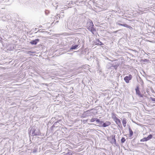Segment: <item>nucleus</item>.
Returning a JSON list of instances; mask_svg holds the SVG:
<instances>
[{
    "instance_id": "obj_1",
    "label": "nucleus",
    "mask_w": 155,
    "mask_h": 155,
    "mask_svg": "<svg viewBox=\"0 0 155 155\" xmlns=\"http://www.w3.org/2000/svg\"><path fill=\"white\" fill-rule=\"evenodd\" d=\"M40 131L38 129H35L32 132V136L39 135L40 134Z\"/></svg>"
},
{
    "instance_id": "obj_2",
    "label": "nucleus",
    "mask_w": 155,
    "mask_h": 155,
    "mask_svg": "<svg viewBox=\"0 0 155 155\" xmlns=\"http://www.w3.org/2000/svg\"><path fill=\"white\" fill-rule=\"evenodd\" d=\"M132 78V75L131 74H129L128 76H126L124 78L125 82L127 83H129V81Z\"/></svg>"
},
{
    "instance_id": "obj_3",
    "label": "nucleus",
    "mask_w": 155,
    "mask_h": 155,
    "mask_svg": "<svg viewBox=\"0 0 155 155\" xmlns=\"http://www.w3.org/2000/svg\"><path fill=\"white\" fill-rule=\"evenodd\" d=\"M114 120L115 121L118 125L119 126L121 124L120 120L116 116H115V117H114Z\"/></svg>"
},
{
    "instance_id": "obj_4",
    "label": "nucleus",
    "mask_w": 155,
    "mask_h": 155,
    "mask_svg": "<svg viewBox=\"0 0 155 155\" xmlns=\"http://www.w3.org/2000/svg\"><path fill=\"white\" fill-rule=\"evenodd\" d=\"M136 92L137 94L138 95V96L140 97H142L143 96L140 94V92L139 91V89L138 87H137L136 89Z\"/></svg>"
},
{
    "instance_id": "obj_5",
    "label": "nucleus",
    "mask_w": 155,
    "mask_h": 155,
    "mask_svg": "<svg viewBox=\"0 0 155 155\" xmlns=\"http://www.w3.org/2000/svg\"><path fill=\"white\" fill-rule=\"evenodd\" d=\"M110 124V123L109 121H106L105 123H104L102 127H105L109 126Z\"/></svg>"
},
{
    "instance_id": "obj_6",
    "label": "nucleus",
    "mask_w": 155,
    "mask_h": 155,
    "mask_svg": "<svg viewBox=\"0 0 155 155\" xmlns=\"http://www.w3.org/2000/svg\"><path fill=\"white\" fill-rule=\"evenodd\" d=\"M38 41V39H35V40H33L32 41H31L30 43L32 45H36Z\"/></svg>"
},
{
    "instance_id": "obj_7",
    "label": "nucleus",
    "mask_w": 155,
    "mask_h": 155,
    "mask_svg": "<svg viewBox=\"0 0 155 155\" xmlns=\"http://www.w3.org/2000/svg\"><path fill=\"white\" fill-rule=\"evenodd\" d=\"M119 25H121L122 26H123L127 27L129 28H132L131 26H129L126 24H119Z\"/></svg>"
},
{
    "instance_id": "obj_8",
    "label": "nucleus",
    "mask_w": 155,
    "mask_h": 155,
    "mask_svg": "<svg viewBox=\"0 0 155 155\" xmlns=\"http://www.w3.org/2000/svg\"><path fill=\"white\" fill-rule=\"evenodd\" d=\"M127 123L126 119L125 118H124L122 120V124L123 126L124 127H125L126 126V124Z\"/></svg>"
},
{
    "instance_id": "obj_9",
    "label": "nucleus",
    "mask_w": 155,
    "mask_h": 155,
    "mask_svg": "<svg viewBox=\"0 0 155 155\" xmlns=\"http://www.w3.org/2000/svg\"><path fill=\"white\" fill-rule=\"evenodd\" d=\"M111 143L112 144H116V140L115 139V136H113L112 138V140L111 141Z\"/></svg>"
},
{
    "instance_id": "obj_10",
    "label": "nucleus",
    "mask_w": 155,
    "mask_h": 155,
    "mask_svg": "<svg viewBox=\"0 0 155 155\" xmlns=\"http://www.w3.org/2000/svg\"><path fill=\"white\" fill-rule=\"evenodd\" d=\"M95 45H103V44L99 41V39H97V41L96 42Z\"/></svg>"
},
{
    "instance_id": "obj_11",
    "label": "nucleus",
    "mask_w": 155,
    "mask_h": 155,
    "mask_svg": "<svg viewBox=\"0 0 155 155\" xmlns=\"http://www.w3.org/2000/svg\"><path fill=\"white\" fill-rule=\"evenodd\" d=\"M149 138L147 137H144L142 139H141L140 140L141 142H144L145 141H147V140H149Z\"/></svg>"
},
{
    "instance_id": "obj_12",
    "label": "nucleus",
    "mask_w": 155,
    "mask_h": 155,
    "mask_svg": "<svg viewBox=\"0 0 155 155\" xmlns=\"http://www.w3.org/2000/svg\"><path fill=\"white\" fill-rule=\"evenodd\" d=\"M129 130L130 133V137H131L133 135V132L131 129L130 127H129Z\"/></svg>"
},
{
    "instance_id": "obj_13",
    "label": "nucleus",
    "mask_w": 155,
    "mask_h": 155,
    "mask_svg": "<svg viewBox=\"0 0 155 155\" xmlns=\"http://www.w3.org/2000/svg\"><path fill=\"white\" fill-rule=\"evenodd\" d=\"M78 46V45H72L71 48L70 49L73 50L75 49Z\"/></svg>"
},
{
    "instance_id": "obj_14",
    "label": "nucleus",
    "mask_w": 155,
    "mask_h": 155,
    "mask_svg": "<svg viewBox=\"0 0 155 155\" xmlns=\"http://www.w3.org/2000/svg\"><path fill=\"white\" fill-rule=\"evenodd\" d=\"M91 25V26H89V27L87 28V29L90 31L91 30V29L93 27V26H94V25L92 23V24Z\"/></svg>"
},
{
    "instance_id": "obj_15",
    "label": "nucleus",
    "mask_w": 155,
    "mask_h": 155,
    "mask_svg": "<svg viewBox=\"0 0 155 155\" xmlns=\"http://www.w3.org/2000/svg\"><path fill=\"white\" fill-rule=\"evenodd\" d=\"M90 31L93 33H94V32L96 31V30L93 27L91 29Z\"/></svg>"
},
{
    "instance_id": "obj_16",
    "label": "nucleus",
    "mask_w": 155,
    "mask_h": 155,
    "mask_svg": "<svg viewBox=\"0 0 155 155\" xmlns=\"http://www.w3.org/2000/svg\"><path fill=\"white\" fill-rule=\"evenodd\" d=\"M121 141L122 143H124L125 141V139L123 137H122L121 139Z\"/></svg>"
},
{
    "instance_id": "obj_17",
    "label": "nucleus",
    "mask_w": 155,
    "mask_h": 155,
    "mask_svg": "<svg viewBox=\"0 0 155 155\" xmlns=\"http://www.w3.org/2000/svg\"><path fill=\"white\" fill-rule=\"evenodd\" d=\"M96 118H92L90 122H92L94 121H96Z\"/></svg>"
},
{
    "instance_id": "obj_18",
    "label": "nucleus",
    "mask_w": 155,
    "mask_h": 155,
    "mask_svg": "<svg viewBox=\"0 0 155 155\" xmlns=\"http://www.w3.org/2000/svg\"><path fill=\"white\" fill-rule=\"evenodd\" d=\"M63 155H72V153L70 152L64 154Z\"/></svg>"
},
{
    "instance_id": "obj_19",
    "label": "nucleus",
    "mask_w": 155,
    "mask_h": 155,
    "mask_svg": "<svg viewBox=\"0 0 155 155\" xmlns=\"http://www.w3.org/2000/svg\"><path fill=\"white\" fill-rule=\"evenodd\" d=\"M147 137L149 138V139L150 140V139L152 138V136L151 134H150Z\"/></svg>"
},
{
    "instance_id": "obj_20",
    "label": "nucleus",
    "mask_w": 155,
    "mask_h": 155,
    "mask_svg": "<svg viewBox=\"0 0 155 155\" xmlns=\"http://www.w3.org/2000/svg\"><path fill=\"white\" fill-rule=\"evenodd\" d=\"M96 121L97 122L99 123V121H100V120L97 118H96Z\"/></svg>"
},
{
    "instance_id": "obj_21",
    "label": "nucleus",
    "mask_w": 155,
    "mask_h": 155,
    "mask_svg": "<svg viewBox=\"0 0 155 155\" xmlns=\"http://www.w3.org/2000/svg\"><path fill=\"white\" fill-rule=\"evenodd\" d=\"M151 100L153 101H155V98H151Z\"/></svg>"
},
{
    "instance_id": "obj_22",
    "label": "nucleus",
    "mask_w": 155,
    "mask_h": 155,
    "mask_svg": "<svg viewBox=\"0 0 155 155\" xmlns=\"http://www.w3.org/2000/svg\"><path fill=\"white\" fill-rule=\"evenodd\" d=\"M103 122V121H100L99 122V123L100 124H102Z\"/></svg>"
},
{
    "instance_id": "obj_23",
    "label": "nucleus",
    "mask_w": 155,
    "mask_h": 155,
    "mask_svg": "<svg viewBox=\"0 0 155 155\" xmlns=\"http://www.w3.org/2000/svg\"><path fill=\"white\" fill-rule=\"evenodd\" d=\"M115 116H116L115 115H114L113 116V118H114V117H115Z\"/></svg>"
},
{
    "instance_id": "obj_24",
    "label": "nucleus",
    "mask_w": 155,
    "mask_h": 155,
    "mask_svg": "<svg viewBox=\"0 0 155 155\" xmlns=\"http://www.w3.org/2000/svg\"><path fill=\"white\" fill-rule=\"evenodd\" d=\"M147 41H150V42H153V41H149V40H147ZM155 42V41H154V42Z\"/></svg>"
},
{
    "instance_id": "obj_25",
    "label": "nucleus",
    "mask_w": 155,
    "mask_h": 155,
    "mask_svg": "<svg viewBox=\"0 0 155 155\" xmlns=\"http://www.w3.org/2000/svg\"><path fill=\"white\" fill-rule=\"evenodd\" d=\"M87 120H83V122H84H84H85V121L87 122Z\"/></svg>"
}]
</instances>
